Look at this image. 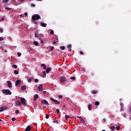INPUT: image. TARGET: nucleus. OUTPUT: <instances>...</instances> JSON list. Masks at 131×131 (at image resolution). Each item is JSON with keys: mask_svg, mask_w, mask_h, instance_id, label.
Wrapping results in <instances>:
<instances>
[{"mask_svg": "<svg viewBox=\"0 0 131 131\" xmlns=\"http://www.w3.org/2000/svg\"><path fill=\"white\" fill-rule=\"evenodd\" d=\"M40 19V16L39 14H34L32 16V21H35L36 20H39Z\"/></svg>", "mask_w": 131, "mask_h": 131, "instance_id": "f257e3e1", "label": "nucleus"}, {"mask_svg": "<svg viewBox=\"0 0 131 131\" xmlns=\"http://www.w3.org/2000/svg\"><path fill=\"white\" fill-rule=\"evenodd\" d=\"M2 93L6 95H12V92H11L10 90H2Z\"/></svg>", "mask_w": 131, "mask_h": 131, "instance_id": "f03ea898", "label": "nucleus"}, {"mask_svg": "<svg viewBox=\"0 0 131 131\" xmlns=\"http://www.w3.org/2000/svg\"><path fill=\"white\" fill-rule=\"evenodd\" d=\"M20 102L23 106H26V100L24 98H20Z\"/></svg>", "mask_w": 131, "mask_h": 131, "instance_id": "7ed1b4c3", "label": "nucleus"}, {"mask_svg": "<svg viewBox=\"0 0 131 131\" xmlns=\"http://www.w3.org/2000/svg\"><path fill=\"white\" fill-rule=\"evenodd\" d=\"M9 108L6 106H4L1 107H0V112H3V111H5V110H8Z\"/></svg>", "mask_w": 131, "mask_h": 131, "instance_id": "20e7f679", "label": "nucleus"}, {"mask_svg": "<svg viewBox=\"0 0 131 131\" xmlns=\"http://www.w3.org/2000/svg\"><path fill=\"white\" fill-rule=\"evenodd\" d=\"M50 99L51 100V101H52V102H54V103H55V104H57V105H59V104H60V102H59L58 100L54 99L53 98H50Z\"/></svg>", "mask_w": 131, "mask_h": 131, "instance_id": "39448f33", "label": "nucleus"}, {"mask_svg": "<svg viewBox=\"0 0 131 131\" xmlns=\"http://www.w3.org/2000/svg\"><path fill=\"white\" fill-rule=\"evenodd\" d=\"M42 86H43V85L42 84H40L37 90L39 92H42L43 91V89H42Z\"/></svg>", "mask_w": 131, "mask_h": 131, "instance_id": "423d86ee", "label": "nucleus"}, {"mask_svg": "<svg viewBox=\"0 0 131 131\" xmlns=\"http://www.w3.org/2000/svg\"><path fill=\"white\" fill-rule=\"evenodd\" d=\"M15 84L16 86H19L21 84V80H16Z\"/></svg>", "mask_w": 131, "mask_h": 131, "instance_id": "0eeeda50", "label": "nucleus"}, {"mask_svg": "<svg viewBox=\"0 0 131 131\" xmlns=\"http://www.w3.org/2000/svg\"><path fill=\"white\" fill-rule=\"evenodd\" d=\"M77 118H80L81 121L82 122V123H84L85 125H86V123L85 122V121L84 120V119H83V118H82L81 117H79V116H77Z\"/></svg>", "mask_w": 131, "mask_h": 131, "instance_id": "6e6552de", "label": "nucleus"}, {"mask_svg": "<svg viewBox=\"0 0 131 131\" xmlns=\"http://www.w3.org/2000/svg\"><path fill=\"white\" fill-rule=\"evenodd\" d=\"M60 80L61 82H64V81H66V78L65 76H62L61 77Z\"/></svg>", "mask_w": 131, "mask_h": 131, "instance_id": "1a4fd4ad", "label": "nucleus"}, {"mask_svg": "<svg viewBox=\"0 0 131 131\" xmlns=\"http://www.w3.org/2000/svg\"><path fill=\"white\" fill-rule=\"evenodd\" d=\"M41 104H45L46 105H49V102H48V101H47V100L44 99L41 102Z\"/></svg>", "mask_w": 131, "mask_h": 131, "instance_id": "9d476101", "label": "nucleus"}, {"mask_svg": "<svg viewBox=\"0 0 131 131\" xmlns=\"http://www.w3.org/2000/svg\"><path fill=\"white\" fill-rule=\"evenodd\" d=\"M7 85L9 88H12V82L10 81H7Z\"/></svg>", "mask_w": 131, "mask_h": 131, "instance_id": "9b49d317", "label": "nucleus"}, {"mask_svg": "<svg viewBox=\"0 0 131 131\" xmlns=\"http://www.w3.org/2000/svg\"><path fill=\"white\" fill-rule=\"evenodd\" d=\"M30 129H31V126H30V125H28V126L26 127L25 130H26V131H30Z\"/></svg>", "mask_w": 131, "mask_h": 131, "instance_id": "f8f14e48", "label": "nucleus"}, {"mask_svg": "<svg viewBox=\"0 0 131 131\" xmlns=\"http://www.w3.org/2000/svg\"><path fill=\"white\" fill-rule=\"evenodd\" d=\"M38 95L37 94H36L35 96H34V98L33 99V101L34 102L36 101V99H38Z\"/></svg>", "mask_w": 131, "mask_h": 131, "instance_id": "ddd939ff", "label": "nucleus"}, {"mask_svg": "<svg viewBox=\"0 0 131 131\" xmlns=\"http://www.w3.org/2000/svg\"><path fill=\"white\" fill-rule=\"evenodd\" d=\"M40 25L42 26V27H47V24H45L44 23H40Z\"/></svg>", "mask_w": 131, "mask_h": 131, "instance_id": "4468645a", "label": "nucleus"}, {"mask_svg": "<svg viewBox=\"0 0 131 131\" xmlns=\"http://www.w3.org/2000/svg\"><path fill=\"white\" fill-rule=\"evenodd\" d=\"M52 70L51 68H48L46 69V73H50V72Z\"/></svg>", "mask_w": 131, "mask_h": 131, "instance_id": "2eb2a0df", "label": "nucleus"}, {"mask_svg": "<svg viewBox=\"0 0 131 131\" xmlns=\"http://www.w3.org/2000/svg\"><path fill=\"white\" fill-rule=\"evenodd\" d=\"M21 103L20 101H16V106H21Z\"/></svg>", "mask_w": 131, "mask_h": 131, "instance_id": "dca6fc26", "label": "nucleus"}, {"mask_svg": "<svg viewBox=\"0 0 131 131\" xmlns=\"http://www.w3.org/2000/svg\"><path fill=\"white\" fill-rule=\"evenodd\" d=\"M9 1H10V0H3L2 1V3L3 4H4V5H7V4H8V2H9Z\"/></svg>", "mask_w": 131, "mask_h": 131, "instance_id": "f3484780", "label": "nucleus"}, {"mask_svg": "<svg viewBox=\"0 0 131 131\" xmlns=\"http://www.w3.org/2000/svg\"><path fill=\"white\" fill-rule=\"evenodd\" d=\"M21 90H22V91H25V90H26V85H23L21 88Z\"/></svg>", "mask_w": 131, "mask_h": 131, "instance_id": "a211bd4d", "label": "nucleus"}, {"mask_svg": "<svg viewBox=\"0 0 131 131\" xmlns=\"http://www.w3.org/2000/svg\"><path fill=\"white\" fill-rule=\"evenodd\" d=\"M46 76H47V75L46 74V72L43 71L42 72V77L45 78V77H46Z\"/></svg>", "mask_w": 131, "mask_h": 131, "instance_id": "6ab92c4d", "label": "nucleus"}, {"mask_svg": "<svg viewBox=\"0 0 131 131\" xmlns=\"http://www.w3.org/2000/svg\"><path fill=\"white\" fill-rule=\"evenodd\" d=\"M72 46L71 45H68L67 46V48L68 49H69L70 50V51H71V48H72Z\"/></svg>", "mask_w": 131, "mask_h": 131, "instance_id": "aec40b11", "label": "nucleus"}, {"mask_svg": "<svg viewBox=\"0 0 131 131\" xmlns=\"http://www.w3.org/2000/svg\"><path fill=\"white\" fill-rule=\"evenodd\" d=\"M34 44L35 46H36V47H37V46H38V42L35 41L34 42Z\"/></svg>", "mask_w": 131, "mask_h": 131, "instance_id": "412c9836", "label": "nucleus"}, {"mask_svg": "<svg viewBox=\"0 0 131 131\" xmlns=\"http://www.w3.org/2000/svg\"><path fill=\"white\" fill-rule=\"evenodd\" d=\"M12 68H14L15 69H16V68H18V66H17V65H16V64H13V65L12 66Z\"/></svg>", "mask_w": 131, "mask_h": 131, "instance_id": "4be33fe9", "label": "nucleus"}, {"mask_svg": "<svg viewBox=\"0 0 131 131\" xmlns=\"http://www.w3.org/2000/svg\"><path fill=\"white\" fill-rule=\"evenodd\" d=\"M88 109L89 110H92V105L91 104H89Z\"/></svg>", "mask_w": 131, "mask_h": 131, "instance_id": "5701e85b", "label": "nucleus"}, {"mask_svg": "<svg viewBox=\"0 0 131 131\" xmlns=\"http://www.w3.org/2000/svg\"><path fill=\"white\" fill-rule=\"evenodd\" d=\"M95 104L96 106H99V105H100V102L99 101H96Z\"/></svg>", "mask_w": 131, "mask_h": 131, "instance_id": "b1692460", "label": "nucleus"}, {"mask_svg": "<svg viewBox=\"0 0 131 131\" xmlns=\"http://www.w3.org/2000/svg\"><path fill=\"white\" fill-rule=\"evenodd\" d=\"M41 66L43 67V69H47V67L45 64H41Z\"/></svg>", "mask_w": 131, "mask_h": 131, "instance_id": "393cba45", "label": "nucleus"}, {"mask_svg": "<svg viewBox=\"0 0 131 131\" xmlns=\"http://www.w3.org/2000/svg\"><path fill=\"white\" fill-rule=\"evenodd\" d=\"M65 118H66V120H68V119L70 118V117H69V116H68V115H66Z\"/></svg>", "mask_w": 131, "mask_h": 131, "instance_id": "a878e982", "label": "nucleus"}, {"mask_svg": "<svg viewBox=\"0 0 131 131\" xmlns=\"http://www.w3.org/2000/svg\"><path fill=\"white\" fill-rule=\"evenodd\" d=\"M50 48H51L49 50V52L53 51V50H54V47L50 46Z\"/></svg>", "mask_w": 131, "mask_h": 131, "instance_id": "bb28decb", "label": "nucleus"}, {"mask_svg": "<svg viewBox=\"0 0 131 131\" xmlns=\"http://www.w3.org/2000/svg\"><path fill=\"white\" fill-rule=\"evenodd\" d=\"M32 79H33V78H30L28 80V82H31V81H32Z\"/></svg>", "mask_w": 131, "mask_h": 131, "instance_id": "cd10ccee", "label": "nucleus"}, {"mask_svg": "<svg viewBox=\"0 0 131 131\" xmlns=\"http://www.w3.org/2000/svg\"><path fill=\"white\" fill-rule=\"evenodd\" d=\"M116 129H117V130H119L120 129V127L119 126H117L116 127Z\"/></svg>", "mask_w": 131, "mask_h": 131, "instance_id": "c85d7f7f", "label": "nucleus"}, {"mask_svg": "<svg viewBox=\"0 0 131 131\" xmlns=\"http://www.w3.org/2000/svg\"><path fill=\"white\" fill-rule=\"evenodd\" d=\"M53 123H59V121L58 120L53 121Z\"/></svg>", "mask_w": 131, "mask_h": 131, "instance_id": "c756f323", "label": "nucleus"}, {"mask_svg": "<svg viewBox=\"0 0 131 131\" xmlns=\"http://www.w3.org/2000/svg\"><path fill=\"white\" fill-rule=\"evenodd\" d=\"M72 80H75L76 79V78L75 77H71L70 78Z\"/></svg>", "mask_w": 131, "mask_h": 131, "instance_id": "7c9ffc66", "label": "nucleus"}, {"mask_svg": "<svg viewBox=\"0 0 131 131\" xmlns=\"http://www.w3.org/2000/svg\"><path fill=\"white\" fill-rule=\"evenodd\" d=\"M50 34L51 35H53V34H54V30H52L51 31H50Z\"/></svg>", "mask_w": 131, "mask_h": 131, "instance_id": "2f4dec72", "label": "nucleus"}, {"mask_svg": "<svg viewBox=\"0 0 131 131\" xmlns=\"http://www.w3.org/2000/svg\"><path fill=\"white\" fill-rule=\"evenodd\" d=\"M5 10H7V11H9V10H11V8H10V7H6L5 8Z\"/></svg>", "mask_w": 131, "mask_h": 131, "instance_id": "473e14b6", "label": "nucleus"}, {"mask_svg": "<svg viewBox=\"0 0 131 131\" xmlns=\"http://www.w3.org/2000/svg\"><path fill=\"white\" fill-rule=\"evenodd\" d=\"M20 111H19V110H16L15 111V113L16 114H19Z\"/></svg>", "mask_w": 131, "mask_h": 131, "instance_id": "72a5a7b5", "label": "nucleus"}, {"mask_svg": "<svg viewBox=\"0 0 131 131\" xmlns=\"http://www.w3.org/2000/svg\"><path fill=\"white\" fill-rule=\"evenodd\" d=\"M56 112H57V114H59V113H60V110L56 109Z\"/></svg>", "mask_w": 131, "mask_h": 131, "instance_id": "f704fd0d", "label": "nucleus"}, {"mask_svg": "<svg viewBox=\"0 0 131 131\" xmlns=\"http://www.w3.org/2000/svg\"><path fill=\"white\" fill-rule=\"evenodd\" d=\"M3 32H4V29L1 28L0 29V33H3Z\"/></svg>", "mask_w": 131, "mask_h": 131, "instance_id": "c9c22d12", "label": "nucleus"}, {"mask_svg": "<svg viewBox=\"0 0 131 131\" xmlns=\"http://www.w3.org/2000/svg\"><path fill=\"white\" fill-rule=\"evenodd\" d=\"M24 15L26 16V17H28V13H27V12H25L24 13Z\"/></svg>", "mask_w": 131, "mask_h": 131, "instance_id": "e433bc0d", "label": "nucleus"}, {"mask_svg": "<svg viewBox=\"0 0 131 131\" xmlns=\"http://www.w3.org/2000/svg\"><path fill=\"white\" fill-rule=\"evenodd\" d=\"M60 49L62 50H65V47L62 46V47H61Z\"/></svg>", "mask_w": 131, "mask_h": 131, "instance_id": "4c0bfd02", "label": "nucleus"}, {"mask_svg": "<svg viewBox=\"0 0 131 131\" xmlns=\"http://www.w3.org/2000/svg\"><path fill=\"white\" fill-rule=\"evenodd\" d=\"M5 38H3L2 37H0V41H2V40H4Z\"/></svg>", "mask_w": 131, "mask_h": 131, "instance_id": "58836bf2", "label": "nucleus"}, {"mask_svg": "<svg viewBox=\"0 0 131 131\" xmlns=\"http://www.w3.org/2000/svg\"><path fill=\"white\" fill-rule=\"evenodd\" d=\"M111 128L112 130H114V129H115V126H112Z\"/></svg>", "mask_w": 131, "mask_h": 131, "instance_id": "ea45409f", "label": "nucleus"}, {"mask_svg": "<svg viewBox=\"0 0 131 131\" xmlns=\"http://www.w3.org/2000/svg\"><path fill=\"white\" fill-rule=\"evenodd\" d=\"M122 115L125 118H126V115L125 114H123Z\"/></svg>", "mask_w": 131, "mask_h": 131, "instance_id": "a19ab883", "label": "nucleus"}, {"mask_svg": "<svg viewBox=\"0 0 131 131\" xmlns=\"http://www.w3.org/2000/svg\"><path fill=\"white\" fill-rule=\"evenodd\" d=\"M11 120H12V121H15V120H16V118H15V117L12 118L11 119Z\"/></svg>", "mask_w": 131, "mask_h": 131, "instance_id": "79ce46f5", "label": "nucleus"}, {"mask_svg": "<svg viewBox=\"0 0 131 131\" xmlns=\"http://www.w3.org/2000/svg\"><path fill=\"white\" fill-rule=\"evenodd\" d=\"M14 73H15L16 75L18 74V71H17V70L14 71Z\"/></svg>", "mask_w": 131, "mask_h": 131, "instance_id": "37998d69", "label": "nucleus"}, {"mask_svg": "<svg viewBox=\"0 0 131 131\" xmlns=\"http://www.w3.org/2000/svg\"><path fill=\"white\" fill-rule=\"evenodd\" d=\"M17 56H18V57H21V53H17Z\"/></svg>", "mask_w": 131, "mask_h": 131, "instance_id": "c03bdc74", "label": "nucleus"}, {"mask_svg": "<svg viewBox=\"0 0 131 131\" xmlns=\"http://www.w3.org/2000/svg\"><path fill=\"white\" fill-rule=\"evenodd\" d=\"M46 118L47 119H49V115H47L46 116Z\"/></svg>", "mask_w": 131, "mask_h": 131, "instance_id": "a18cd8bd", "label": "nucleus"}, {"mask_svg": "<svg viewBox=\"0 0 131 131\" xmlns=\"http://www.w3.org/2000/svg\"><path fill=\"white\" fill-rule=\"evenodd\" d=\"M93 94H97V93H98V92L96 91H93L92 92Z\"/></svg>", "mask_w": 131, "mask_h": 131, "instance_id": "49530a36", "label": "nucleus"}, {"mask_svg": "<svg viewBox=\"0 0 131 131\" xmlns=\"http://www.w3.org/2000/svg\"><path fill=\"white\" fill-rule=\"evenodd\" d=\"M58 98H59V99H62V98H63V96H62V95H59V96H58Z\"/></svg>", "mask_w": 131, "mask_h": 131, "instance_id": "de8ad7c7", "label": "nucleus"}, {"mask_svg": "<svg viewBox=\"0 0 131 131\" xmlns=\"http://www.w3.org/2000/svg\"><path fill=\"white\" fill-rule=\"evenodd\" d=\"M35 37H38V35L36 33L35 34Z\"/></svg>", "mask_w": 131, "mask_h": 131, "instance_id": "09e8293b", "label": "nucleus"}, {"mask_svg": "<svg viewBox=\"0 0 131 131\" xmlns=\"http://www.w3.org/2000/svg\"><path fill=\"white\" fill-rule=\"evenodd\" d=\"M0 49H1V50H2V51H4V47H2V46H0Z\"/></svg>", "mask_w": 131, "mask_h": 131, "instance_id": "8fccbe9b", "label": "nucleus"}, {"mask_svg": "<svg viewBox=\"0 0 131 131\" xmlns=\"http://www.w3.org/2000/svg\"><path fill=\"white\" fill-rule=\"evenodd\" d=\"M34 81H35V82H38V79H35Z\"/></svg>", "mask_w": 131, "mask_h": 131, "instance_id": "3c124183", "label": "nucleus"}, {"mask_svg": "<svg viewBox=\"0 0 131 131\" xmlns=\"http://www.w3.org/2000/svg\"><path fill=\"white\" fill-rule=\"evenodd\" d=\"M79 54H80V55H83V52L80 51Z\"/></svg>", "mask_w": 131, "mask_h": 131, "instance_id": "603ef678", "label": "nucleus"}, {"mask_svg": "<svg viewBox=\"0 0 131 131\" xmlns=\"http://www.w3.org/2000/svg\"><path fill=\"white\" fill-rule=\"evenodd\" d=\"M31 7H35V5L33 4H31Z\"/></svg>", "mask_w": 131, "mask_h": 131, "instance_id": "864d4df0", "label": "nucleus"}, {"mask_svg": "<svg viewBox=\"0 0 131 131\" xmlns=\"http://www.w3.org/2000/svg\"><path fill=\"white\" fill-rule=\"evenodd\" d=\"M40 37H43V34H39Z\"/></svg>", "mask_w": 131, "mask_h": 131, "instance_id": "5fc2aeb1", "label": "nucleus"}, {"mask_svg": "<svg viewBox=\"0 0 131 131\" xmlns=\"http://www.w3.org/2000/svg\"><path fill=\"white\" fill-rule=\"evenodd\" d=\"M43 95H46V94H47V91H43Z\"/></svg>", "mask_w": 131, "mask_h": 131, "instance_id": "6e6d98bb", "label": "nucleus"}, {"mask_svg": "<svg viewBox=\"0 0 131 131\" xmlns=\"http://www.w3.org/2000/svg\"><path fill=\"white\" fill-rule=\"evenodd\" d=\"M53 45H56V41H55L53 42Z\"/></svg>", "mask_w": 131, "mask_h": 131, "instance_id": "4d7b16f0", "label": "nucleus"}, {"mask_svg": "<svg viewBox=\"0 0 131 131\" xmlns=\"http://www.w3.org/2000/svg\"><path fill=\"white\" fill-rule=\"evenodd\" d=\"M103 121H104V122H106V119H103Z\"/></svg>", "mask_w": 131, "mask_h": 131, "instance_id": "13d9d810", "label": "nucleus"}, {"mask_svg": "<svg viewBox=\"0 0 131 131\" xmlns=\"http://www.w3.org/2000/svg\"><path fill=\"white\" fill-rule=\"evenodd\" d=\"M41 43H43V41H42V40H40Z\"/></svg>", "mask_w": 131, "mask_h": 131, "instance_id": "bf43d9fd", "label": "nucleus"}, {"mask_svg": "<svg viewBox=\"0 0 131 131\" xmlns=\"http://www.w3.org/2000/svg\"><path fill=\"white\" fill-rule=\"evenodd\" d=\"M7 52H8V50H5V53H7Z\"/></svg>", "mask_w": 131, "mask_h": 131, "instance_id": "052dcab7", "label": "nucleus"}, {"mask_svg": "<svg viewBox=\"0 0 131 131\" xmlns=\"http://www.w3.org/2000/svg\"><path fill=\"white\" fill-rule=\"evenodd\" d=\"M25 0H19L20 2H24Z\"/></svg>", "mask_w": 131, "mask_h": 131, "instance_id": "680f3d73", "label": "nucleus"}, {"mask_svg": "<svg viewBox=\"0 0 131 131\" xmlns=\"http://www.w3.org/2000/svg\"><path fill=\"white\" fill-rule=\"evenodd\" d=\"M65 107H66V105L62 106V107H63V108H65Z\"/></svg>", "mask_w": 131, "mask_h": 131, "instance_id": "e2e57ef3", "label": "nucleus"}, {"mask_svg": "<svg viewBox=\"0 0 131 131\" xmlns=\"http://www.w3.org/2000/svg\"><path fill=\"white\" fill-rule=\"evenodd\" d=\"M46 108V106H43V109H45Z\"/></svg>", "mask_w": 131, "mask_h": 131, "instance_id": "0e129e2a", "label": "nucleus"}, {"mask_svg": "<svg viewBox=\"0 0 131 131\" xmlns=\"http://www.w3.org/2000/svg\"><path fill=\"white\" fill-rule=\"evenodd\" d=\"M0 121H3V120H2V119H0Z\"/></svg>", "mask_w": 131, "mask_h": 131, "instance_id": "69168bd1", "label": "nucleus"}, {"mask_svg": "<svg viewBox=\"0 0 131 131\" xmlns=\"http://www.w3.org/2000/svg\"><path fill=\"white\" fill-rule=\"evenodd\" d=\"M2 21H4V18H2Z\"/></svg>", "mask_w": 131, "mask_h": 131, "instance_id": "338daca9", "label": "nucleus"}, {"mask_svg": "<svg viewBox=\"0 0 131 131\" xmlns=\"http://www.w3.org/2000/svg\"><path fill=\"white\" fill-rule=\"evenodd\" d=\"M102 131H106V130L103 129V130H102Z\"/></svg>", "mask_w": 131, "mask_h": 131, "instance_id": "774afa93", "label": "nucleus"}]
</instances>
